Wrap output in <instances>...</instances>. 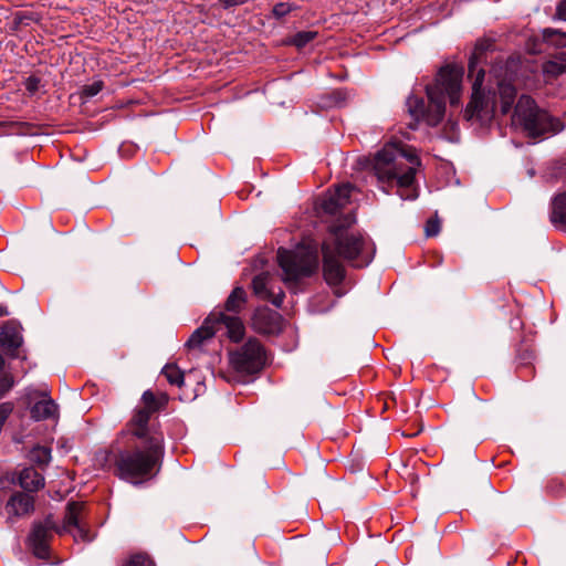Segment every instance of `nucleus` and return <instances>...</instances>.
Returning <instances> with one entry per match:
<instances>
[{
    "label": "nucleus",
    "mask_w": 566,
    "mask_h": 566,
    "mask_svg": "<svg viewBox=\"0 0 566 566\" xmlns=\"http://www.w3.org/2000/svg\"><path fill=\"white\" fill-rule=\"evenodd\" d=\"M355 221L352 213L346 214L344 221L329 228V233L322 243L323 274L329 285H337L345 277V268L340 260L356 268L371 262L373 255L366 251L364 238L345 231Z\"/></svg>",
    "instance_id": "obj_1"
},
{
    "label": "nucleus",
    "mask_w": 566,
    "mask_h": 566,
    "mask_svg": "<svg viewBox=\"0 0 566 566\" xmlns=\"http://www.w3.org/2000/svg\"><path fill=\"white\" fill-rule=\"evenodd\" d=\"M419 158L396 144H388L374 157L373 169L380 188L386 193L394 184L398 187L401 199H416L418 193L413 187Z\"/></svg>",
    "instance_id": "obj_2"
},
{
    "label": "nucleus",
    "mask_w": 566,
    "mask_h": 566,
    "mask_svg": "<svg viewBox=\"0 0 566 566\" xmlns=\"http://www.w3.org/2000/svg\"><path fill=\"white\" fill-rule=\"evenodd\" d=\"M462 76V67L457 65H447L441 67L436 82L432 85L427 86V96L429 99L427 112L422 98L417 96L408 97L407 106L411 116L417 120L424 118L430 126L438 125L444 116L446 96L449 97L451 105L459 104Z\"/></svg>",
    "instance_id": "obj_3"
},
{
    "label": "nucleus",
    "mask_w": 566,
    "mask_h": 566,
    "mask_svg": "<svg viewBox=\"0 0 566 566\" xmlns=\"http://www.w3.org/2000/svg\"><path fill=\"white\" fill-rule=\"evenodd\" d=\"M164 455V436L150 437L149 443L135 444L120 451L115 460L118 475L125 480L142 479L153 475V470Z\"/></svg>",
    "instance_id": "obj_4"
},
{
    "label": "nucleus",
    "mask_w": 566,
    "mask_h": 566,
    "mask_svg": "<svg viewBox=\"0 0 566 566\" xmlns=\"http://www.w3.org/2000/svg\"><path fill=\"white\" fill-rule=\"evenodd\" d=\"M512 124L520 127L528 137L556 134L563 129L562 122L546 111L537 108L530 96H521L512 116Z\"/></svg>",
    "instance_id": "obj_5"
},
{
    "label": "nucleus",
    "mask_w": 566,
    "mask_h": 566,
    "mask_svg": "<svg viewBox=\"0 0 566 566\" xmlns=\"http://www.w3.org/2000/svg\"><path fill=\"white\" fill-rule=\"evenodd\" d=\"M277 261L284 273L283 280L290 285L302 277L311 276L317 270V248L306 242L298 244L294 250L280 248Z\"/></svg>",
    "instance_id": "obj_6"
},
{
    "label": "nucleus",
    "mask_w": 566,
    "mask_h": 566,
    "mask_svg": "<svg viewBox=\"0 0 566 566\" xmlns=\"http://www.w3.org/2000/svg\"><path fill=\"white\" fill-rule=\"evenodd\" d=\"M221 327L227 329V336L234 343L240 342L244 336V325L239 316L227 315L224 311L216 310L191 334L186 346L189 349H200Z\"/></svg>",
    "instance_id": "obj_7"
},
{
    "label": "nucleus",
    "mask_w": 566,
    "mask_h": 566,
    "mask_svg": "<svg viewBox=\"0 0 566 566\" xmlns=\"http://www.w3.org/2000/svg\"><path fill=\"white\" fill-rule=\"evenodd\" d=\"M491 46V40L478 41L469 60L468 76L472 80V96L465 109L469 117H472L483 108V94L481 87L484 81L485 71L483 67H479V65L483 62L484 54Z\"/></svg>",
    "instance_id": "obj_8"
},
{
    "label": "nucleus",
    "mask_w": 566,
    "mask_h": 566,
    "mask_svg": "<svg viewBox=\"0 0 566 566\" xmlns=\"http://www.w3.org/2000/svg\"><path fill=\"white\" fill-rule=\"evenodd\" d=\"M143 407L137 408L134 416L132 417L128 426L130 433L140 439L142 443H149L150 437L155 434H163L156 430L155 427L148 424L150 416L155 413L163 403L166 402V398L163 397V401L156 398L154 392L147 390L142 396Z\"/></svg>",
    "instance_id": "obj_9"
},
{
    "label": "nucleus",
    "mask_w": 566,
    "mask_h": 566,
    "mask_svg": "<svg viewBox=\"0 0 566 566\" xmlns=\"http://www.w3.org/2000/svg\"><path fill=\"white\" fill-rule=\"evenodd\" d=\"M265 361V349L256 338H249L243 346L230 354V363L239 373H258Z\"/></svg>",
    "instance_id": "obj_10"
},
{
    "label": "nucleus",
    "mask_w": 566,
    "mask_h": 566,
    "mask_svg": "<svg viewBox=\"0 0 566 566\" xmlns=\"http://www.w3.org/2000/svg\"><path fill=\"white\" fill-rule=\"evenodd\" d=\"M53 533L62 535L60 526L56 525L53 515L49 514L42 521H34L27 543L33 555L41 559H48L50 556V541Z\"/></svg>",
    "instance_id": "obj_11"
},
{
    "label": "nucleus",
    "mask_w": 566,
    "mask_h": 566,
    "mask_svg": "<svg viewBox=\"0 0 566 566\" xmlns=\"http://www.w3.org/2000/svg\"><path fill=\"white\" fill-rule=\"evenodd\" d=\"M86 506L83 502H70L66 505L63 525L60 526L62 534L70 533L76 542H91L93 534L86 523Z\"/></svg>",
    "instance_id": "obj_12"
},
{
    "label": "nucleus",
    "mask_w": 566,
    "mask_h": 566,
    "mask_svg": "<svg viewBox=\"0 0 566 566\" xmlns=\"http://www.w3.org/2000/svg\"><path fill=\"white\" fill-rule=\"evenodd\" d=\"M4 510L7 512V523L13 524L17 518L30 516L34 512V496L24 492H14L9 497Z\"/></svg>",
    "instance_id": "obj_13"
},
{
    "label": "nucleus",
    "mask_w": 566,
    "mask_h": 566,
    "mask_svg": "<svg viewBox=\"0 0 566 566\" xmlns=\"http://www.w3.org/2000/svg\"><path fill=\"white\" fill-rule=\"evenodd\" d=\"M272 281L273 277L269 273H261L252 280V290L261 300L270 301L276 307H281L285 295L281 289L275 293Z\"/></svg>",
    "instance_id": "obj_14"
},
{
    "label": "nucleus",
    "mask_w": 566,
    "mask_h": 566,
    "mask_svg": "<svg viewBox=\"0 0 566 566\" xmlns=\"http://www.w3.org/2000/svg\"><path fill=\"white\" fill-rule=\"evenodd\" d=\"M22 344V326L14 321L6 322L0 331V347L12 357H17V350Z\"/></svg>",
    "instance_id": "obj_15"
},
{
    "label": "nucleus",
    "mask_w": 566,
    "mask_h": 566,
    "mask_svg": "<svg viewBox=\"0 0 566 566\" xmlns=\"http://www.w3.org/2000/svg\"><path fill=\"white\" fill-rule=\"evenodd\" d=\"M352 190V185L343 184L334 190L327 191L321 203L322 209L331 214L336 213L349 203Z\"/></svg>",
    "instance_id": "obj_16"
},
{
    "label": "nucleus",
    "mask_w": 566,
    "mask_h": 566,
    "mask_svg": "<svg viewBox=\"0 0 566 566\" xmlns=\"http://www.w3.org/2000/svg\"><path fill=\"white\" fill-rule=\"evenodd\" d=\"M280 314L268 308L255 312L253 316V327L263 334H272L279 328Z\"/></svg>",
    "instance_id": "obj_17"
},
{
    "label": "nucleus",
    "mask_w": 566,
    "mask_h": 566,
    "mask_svg": "<svg viewBox=\"0 0 566 566\" xmlns=\"http://www.w3.org/2000/svg\"><path fill=\"white\" fill-rule=\"evenodd\" d=\"M18 482L28 492H36L44 486V478L33 468L23 469L19 473Z\"/></svg>",
    "instance_id": "obj_18"
},
{
    "label": "nucleus",
    "mask_w": 566,
    "mask_h": 566,
    "mask_svg": "<svg viewBox=\"0 0 566 566\" xmlns=\"http://www.w3.org/2000/svg\"><path fill=\"white\" fill-rule=\"evenodd\" d=\"M551 221L558 229L566 231V191L554 198Z\"/></svg>",
    "instance_id": "obj_19"
},
{
    "label": "nucleus",
    "mask_w": 566,
    "mask_h": 566,
    "mask_svg": "<svg viewBox=\"0 0 566 566\" xmlns=\"http://www.w3.org/2000/svg\"><path fill=\"white\" fill-rule=\"evenodd\" d=\"M248 302L247 292L241 286H237L232 290L230 295L224 302L223 310L229 312V315L238 316Z\"/></svg>",
    "instance_id": "obj_20"
},
{
    "label": "nucleus",
    "mask_w": 566,
    "mask_h": 566,
    "mask_svg": "<svg viewBox=\"0 0 566 566\" xmlns=\"http://www.w3.org/2000/svg\"><path fill=\"white\" fill-rule=\"evenodd\" d=\"M56 415L57 406L51 398L42 399L31 408V417L36 421L53 419Z\"/></svg>",
    "instance_id": "obj_21"
},
{
    "label": "nucleus",
    "mask_w": 566,
    "mask_h": 566,
    "mask_svg": "<svg viewBox=\"0 0 566 566\" xmlns=\"http://www.w3.org/2000/svg\"><path fill=\"white\" fill-rule=\"evenodd\" d=\"M543 72L552 77H556L566 72V53H559L555 59L546 61L543 64Z\"/></svg>",
    "instance_id": "obj_22"
},
{
    "label": "nucleus",
    "mask_w": 566,
    "mask_h": 566,
    "mask_svg": "<svg viewBox=\"0 0 566 566\" xmlns=\"http://www.w3.org/2000/svg\"><path fill=\"white\" fill-rule=\"evenodd\" d=\"M515 88L511 84H500V97H501V112L506 114L510 112L511 106L515 98Z\"/></svg>",
    "instance_id": "obj_23"
},
{
    "label": "nucleus",
    "mask_w": 566,
    "mask_h": 566,
    "mask_svg": "<svg viewBox=\"0 0 566 566\" xmlns=\"http://www.w3.org/2000/svg\"><path fill=\"white\" fill-rule=\"evenodd\" d=\"M163 375L166 377L167 381L171 385H176L178 387L184 385L185 376L184 373L174 364L166 365L163 368Z\"/></svg>",
    "instance_id": "obj_24"
},
{
    "label": "nucleus",
    "mask_w": 566,
    "mask_h": 566,
    "mask_svg": "<svg viewBox=\"0 0 566 566\" xmlns=\"http://www.w3.org/2000/svg\"><path fill=\"white\" fill-rule=\"evenodd\" d=\"M543 39L546 43L556 48H566V33L555 29H545L543 31Z\"/></svg>",
    "instance_id": "obj_25"
},
{
    "label": "nucleus",
    "mask_w": 566,
    "mask_h": 566,
    "mask_svg": "<svg viewBox=\"0 0 566 566\" xmlns=\"http://www.w3.org/2000/svg\"><path fill=\"white\" fill-rule=\"evenodd\" d=\"M29 457L38 465H46L51 461V450L46 447L36 446L30 451Z\"/></svg>",
    "instance_id": "obj_26"
},
{
    "label": "nucleus",
    "mask_w": 566,
    "mask_h": 566,
    "mask_svg": "<svg viewBox=\"0 0 566 566\" xmlns=\"http://www.w3.org/2000/svg\"><path fill=\"white\" fill-rule=\"evenodd\" d=\"M317 34L318 33L316 31H301L293 36L291 43L296 48L302 49L312 42L317 36Z\"/></svg>",
    "instance_id": "obj_27"
},
{
    "label": "nucleus",
    "mask_w": 566,
    "mask_h": 566,
    "mask_svg": "<svg viewBox=\"0 0 566 566\" xmlns=\"http://www.w3.org/2000/svg\"><path fill=\"white\" fill-rule=\"evenodd\" d=\"M14 386V377L10 373H0V399H2Z\"/></svg>",
    "instance_id": "obj_28"
},
{
    "label": "nucleus",
    "mask_w": 566,
    "mask_h": 566,
    "mask_svg": "<svg viewBox=\"0 0 566 566\" xmlns=\"http://www.w3.org/2000/svg\"><path fill=\"white\" fill-rule=\"evenodd\" d=\"M123 566H154L153 560L143 554H135L130 556Z\"/></svg>",
    "instance_id": "obj_29"
},
{
    "label": "nucleus",
    "mask_w": 566,
    "mask_h": 566,
    "mask_svg": "<svg viewBox=\"0 0 566 566\" xmlns=\"http://www.w3.org/2000/svg\"><path fill=\"white\" fill-rule=\"evenodd\" d=\"M103 86L104 83L102 81H95L92 84L84 85L82 88V94L85 97H93L103 90Z\"/></svg>",
    "instance_id": "obj_30"
},
{
    "label": "nucleus",
    "mask_w": 566,
    "mask_h": 566,
    "mask_svg": "<svg viewBox=\"0 0 566 566\" xmlns=\"http://www.w3.org/2000/svg\"><path fill=\"white\" fill-rule=\"evenodd\" d=\"M440 231V221L438 218H430L424 226V233L427 237H434Z\"/></svg>",
    "instance_id": "obj_31"
},
{
    "label": "nucleus",
    "mask_w": 566,
    "mask_h": 566,
    "mask_svg": "<svg viewBox=\"0 0 566 566\" xmlns=\"http://www.w3.org/2000/svg\"><path fill=\"white\" fill-rule=\"evenodd\" d=\"M292 11V4L286 2H279L273 7L272 13L275 18L280 19Z\"/></svg>",
    "instance_id": "obj_32"
},
{
    "label": "nucleus",
    "mask_w": 566,
    "mask_h": 566,
    "mask_svg": "<svg viewBox=\"0 0 566 566\" xmlns=\"http://www.w3.org/2000/svg\"><path fill=\"white\" fill-rule=\"evenodd\" d=\"M555 17L559 20L566 21V0H562L557 4Z\"/></svg>",
    "instance_id": "obj_33"
},
{
    "label": "nucleus",
    "mask_w": 566,
    "mask_h": 566,
    "mask_svg": "<svg viewBox=\"0 0 566 566\" xmlns=\"http://www.w3.org/2000/svg\"><path fill=\"white\" fill-rule=\"evenodd\" d=\"M39 84H40V80L34 77V76H31L27 80V83H25V88L31 92V93H34L38 87H39Z\"/></svg>",
    "instance_id": "obj_34"
},
{
    "label": "nucleus",
    "mask_w": 566,
    "mask_h": 566,
    "mask_svg": "<svg viewBox=\"0 0 566 566\" xmlns=\"http://www.w3.org/2000/svg\"><path fill=\"white\" fill-rule=\"evenodd\" d=\"M219 3L224 8L229 9L231 7H237L245 3V0H218Z\"/></svg>",
    "instance_id": "obj_35"
},
{
    "label": "nucleus",
    "mask_w": 566,
    "mask_h": 566,
    "mask_svg": "<svg viewBox=\"0 0 566 566\" xmlns=\"http://www.w3.org/2000/svg\"><path fill=\"white\" fill-rule=\"evenodd\" d=\"M4 358L3 356L0 354V370H2L3 366H4Z\"/></svg>",
    "instance_id": "obj_36"
},
{
    "label": "nucleus",
    "mask_w": 566,
    "mask_h": 566,
    "mask_svg": "<svg viewBox=\"0 0 566 566\" xmlns=\"http://www.w3.org/2000/svg\"><path fill=\"white\" fill-rule=\"evenodd\" d=\"M7 315V311L0 305V316Z\"/></svg>",
    "instance_id": "obj_37"
}]
</instances>
